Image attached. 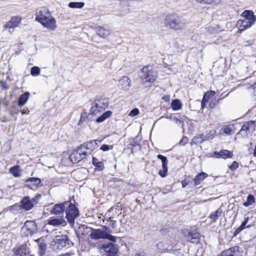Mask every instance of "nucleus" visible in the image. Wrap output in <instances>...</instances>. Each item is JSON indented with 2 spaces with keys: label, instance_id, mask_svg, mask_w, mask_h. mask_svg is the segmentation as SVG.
Listing matches in <instances>:
<instances>
[{
  "label": "nucleus",
  "instance_id": "f257e3e1",
  "mask_svg": "<svg viewBox=\"0 0 256 256\" xmlns=\"http://www.w3.org/2000/svg\"><path fill=\"white\" fill-rule=\"evenodd\" d=\"M35 16L36 20L40 23L44 28L52 31L56 28V20L52 16L48 8L43 7L37 9Z\"/></svg>",
  "mask_w": 256,
  "mask_h": 256
},
{
  "label": "nucleus",
  "instance_id": "f03ea898",
  "mask_svg": "<svg viewBox=\"0 0 256 256\" xmlns=\"http://www.w3.org/2000/svg\"><path fill=\"white\" fill-rule=\"evenodd\" d=\"M186 24L185 18L175 13L167 14L164 21V24L166 28L174 30H184Z\"/></svg>",
  "mask_w": 256,
  "mask_h": 256
},
{
  "label": "nucleus",
  "instance_id": "7ed1b4c3",
  "mask_svg": "<svg viewBox=\"0 0 256 256\" xmlns=\"http://www.w3.org/2000/svg\"><path fill=\"white\" fill-rule=\"evenodd\" d=\"M66 204L67 205L65 209L66 218L68 222L71 226L74 225L76 219L80 215L78 209L70 200L66 201Z\"/></svg>",
  "mask_w": 256,
  "mask_h": 256
},
{
  "label": "nucleus",
  "instance_id": "20e7f679",
  "mask_svg": "<svg viewBox=\"0 0 256 256\" xmlns=\"http://www.w3.org/2000/svg\"><path fill=\"white\" fill-rule=\"evenodd\" d=\"M40 198L41 195L40 194H36L32 199H30V198L28 196H24L20 202L21 208L26 211L30 210L35 204L38 203Z\"/></svg>",
  "mask_w": 256,
  "mask_h": 256
},
{
  "label": "nucleus",
  "instance_id": "39448f33",
  "mask_svg": "<svg viewBox=\"0 0 256 256\" xmlns=\"http://www.w3.org/2000/svg\"><path fill=\"white\" fill-rule=\"evenodd\" d=\"M100 251L103 256H116L118 250L114 244L108 242L102 244Z\"/></svg>",
  "mask_w": 256,
  "mask_h": 256
},
{
  "label": "nucleus",
  "instance_id": "423d86ee",
  "mask_svg": "<svg viewBox=\"0 0 256 256\" xmlns=\"http://www.w3.org/2000/svg\"><path fill=\"white\" fill-rule=\"evenodd\" d=\"M156 73L148 66L144 67L140 70L139 76L143 82H153L156 78Z\"/></svg>",
  "mask_w": 256,
  "mask_h": 256
},
{
  "label": "nucleus",
  "instance_id": "0eeeda50",
  "mask_svg": "<svg viewBox=\"0 0 256 256\" xmlns=\"http://www.w3.org/2000/svg\"><path fill=\"white\" fill-rule=\"evenodd\" d=\"M21 230L26 236L32 235L37 232L38 227L34 221L26 220Z\"/></svg>",
  "mask_w": 256,
  "mask_h": 256
},
{
  "label": "nucleus",
  "instance_id": "6e6552de",
  "mask_svg": "<svg viewBox=\"0 0 256 256\" xmlns=\"http://www.w3.org/2000/svg\"><path fill=\"white\" fill-rule=\"evenodd\" d=\"M86 155L87 152L82 150L78 146L70 155L69 158L72 163L76 164L84 158Z\"/></svg>",
  "mask_w": 256,
  "mask_h": 256
},
{
  "label": "nucleus",
  "instance_id": "1a4fd4ad",
  "mask_svg": "<svg viewBox=\"0 0 256 256\" xmlns=\"http://www.w3.org/2000/svg\"><path fill=\"white\" fill-rule=\"evenodd\" d=\"M42 186L41 180L38 178H30L27 179L24 182V186L31 190H36L38 188Z\"/></svg>",
  "mask_w": 256,
  "mask_h": 256
},
{
  "label": "nucleus",
  "instance_id": "9d476101",
  "mask_svg": "<svg viewBox=\"0 0 256 256\" xmlns=\"http://www.w3.org/2000/svg\"><path fill=\"white\" fill-rule=\"evenodd\" d=\"M100 142L101 140H92L80 144L79 146L82 150L86 151L88 153H91L94 150L98 147V143Z\"/></svg>",
  "mask_w": 256,
  "mask_h": 256
},
{
  "label": "nucleus",
  "instance_id": "9b49d317",
  "mask_svg": "<svg viewBox=\"0 0 256 256\" xmlns=\"http://www.w3.org/2000/svg\"><path fill=\"white\" fill-rule=\"evenodd\" d=\"M158 158L162 160V170H160L158 172V174L162 177L164 178L166 176V172H168V159L166 156L158 154L157 156Z\"/></svg>",
  "mask_w": 256,
  "mask_h": 256
},
{
  "label": "nucleus",
  "instance_id": "f8f14e48",
  "mask_svg": "<svg viewBox=\"0 0 256 256\" xmlns=\"http://www.w3.org/2000/svg\"><path fill=\"white\" fill-rule=\"evenodd\" d=\"M92 232L90 236L92 239L98 240L100 239H104L106 232L103 230L91 228Z\"/></svg>",
  "mask_w": 256,
  "mask_h": 256
},
{
  "label": "nucleus",
  "instance_id": "ddd939ff",
  "mask_svg": "<svg viewBox=\"0 0 256 256\" xmlns=\"http://www.w3.org/2000/svg\"><path fill=\"white\" fill-rule=\"evenodd\" d=\"M255 123L254 121L248 122L242 126L240 132L242 134V132H245L246 134H252L255 130Z\"/></svg>",
  "mask_w": 256,
  "mask_h": 256
},
{
  "label": "nucleus",
  "instance_id": "4468645a",
  "mask_svg": "<svg viewBox=\"0 0 256 256\" xmlns=\"http://www.w3.org/2000/svg\"><path fill=\"white\" fill-rule=\"evenodd\" d=\"M214 156L215 158H222L226 159L228 158H232L234 156L232 152L226 150H222L220 152L214 151Z\"/></svg>",
  "mask_w": 256,
  "mask_h": 256
},
{
  "label": "nucleus",
  "instance_id": "2eb2a0df",
  "mask_svg": "<svg viewBox=\"0 0 256 256\" xmlns=\"http://www.w3.org/2000/svg\"><path fill=\"white\" fill-rule=\"evenodd\" d=\"M66 201H65L64 202L55 204L52 210L51 214L56 215L62 214L67 206L66 204Z\"/></svg>",
  "mask_w": 256,
  "mask_h": 256
},
{
  "label": "nucleus",
  "instance_id": "dca6fc26",
  "mask_svg": "<svg viewBox=\"0 0 256 256\" xmlns=\"http://www.w3.org/2000/svg\"><path fill=\"white\" fill-rule=\"evenodd\" d=\"M239 249L238 246H232L224 250L222 253V256H240Z\"/></svg>",
  "mask_w": 256,
  "mask_h": 256
},
{
  "label": "nucleus",
  "instance_id": "f3484780",
  "mask_svg": "<svg viewBox=\"0 0 256 256\" xmlns=\"http://www.w3.org/2000/svg\"><path fill=\"white\" fill-rule=\"evenodd\" d=\"M36 241L38 244V254L39 256H44L47 250V244L44 240L38 238Z\"/></svg>",
  "mask_w": 256,
  "mask_h": 256
},
{
  "label": "nucleus",
  "instance_id": "a211bd4d",
  "mask_svg": "<svg viewBox=\"0 0 256 256\" xmlns=\"http://www.w3.org/2000/svg\"><path fill=\"white\" fill-rule=\"evenodd\" d=\"M48 224L57 226L60 225L64 226L66 224V222L62 216L59 218L50 217L48 220Z\"/></svg>",
  "mask_w": 256,
  "mask_h": 256
},
{
  "label": "nucleus",
  "instance_id": "6ab92c4d",
  "mask_svg": "<svg viewBox=\"0 0 256 256\" xmlns=\"http://www.w3.org/2000/svg\"><path fill=\"white\" fill-rule=\"evenodd\" d=\"M21 18L16 16L11 18V19L4 24L6 28H12L16 27L21 21Z\"/></svg>",
  "mask_w": 256,
  "mask_h": 256
},
{
  "label": "nucleus",
  "instance_id": "aec40b11",
  "mask_svg": "<svg viewBox=\"0 0 256 256\" xmlns=\"http://www.w3.org/2000/svg\"><path fill=\"white\" fill-rule=\"evenodd\" d=\"M186 237L188 240L194 244H198L200 241V234L198 232H188Z\"/></svg>",
  "mask_w": 256,
  "mask_h": 256
},
{
  "label": "nucleus",
  "instance_id": "412c9836",
  "mask_svg": "<svg viewBox=\"0 0 256 256\" xmlns=\"http://www.w3.org/2000/svg\"><path fill=\"white\" fill-rule=\"evenodd\" d=\"M130 80L127 76H123L119 80L118 86L125 90H129L130 86Z\"/></svg>",
  "mask_w": 256,
  "mask_h": 256
},
{
  "label": "nucleus",
  "instance_id": "4be33fe9",
  "mask_svg": "<svg viewBox=\"0 0 256 256\" xmlns=\"http://www.w3.org/2000/svg\"><path fill=\"white\" fill-rule=\"evenodd\" d=\"M254 23L251 22L249 20L244 19L240 20L237 22V26L238 27L240 30L243 31L246 29L250 28Z\"/></svg>",
  "mask_w": 256,
  "mask_h": 256
},
{
  "label": "nucleus",
  "instance_id": "5701e85b",
  "mask_svg": "<svg viewBox=\"0 0 256 256\" xmlns=\"http://www.w3.org/2000/svg\"><path fill=\"white\" fill-rule=\"evenodd\" d=\"M93 104L95 106L96 108H100V110H104L108 107V102L105 99H98L96 100L93 102Z\"/></svg>",
  "mask_w": 256,
  "mask_h": 256
},
{
  "label": "nucleus",
  "instance_id": "b1692460",
  "mask_svg": "<svg viewBox=\"0 0 256 256\" xmlns=\"http://www.w3.org/2000/svg\"><path fill=\"white\" fill-rule=\"evenodd\" d=\"M13 252L16 256H24L26 255L28 250L26 245H21L13 249Z\"/></svg>",
  "mask_w": 256,
  "mask_h": 256
},
{
  "label": "nucleus",
  "instance_id": "393cba45",
  "mask_svg": "<svg viewBox=\"0 0 256 256\" xmlns=\"http://www.w3.org/2000/svg\"><path fill=\"white\" fill-rule=\"evenodd\" d=\"M242 16H243L244 19L249 20L253 23L256 20V16L254 15V12L252 10H244L242 14Z\"/></svg>",
  "mask_w": 256,
  "mask_h": 256
},
{
  "label": "nucleus",
  "instance_id": "a878e982",
  "mask_svg": "<svg viewBox=\"0 0 256 256\" xmlns=\"http://www.w3.org/2000/svg\"><path fill=\"white\" fill-rule=\"evenodd\" d=\"M30 96V93L28 92L21 94L18 99V104L19 106H24L27 102Z\"/></svg>",
  "mask_w": 256,
  "mask_h": 256
},
{
  "label": "nucleus",
  "instance_id": "bb28decb",
  "mask_svg": "<svg viewBox=\"0 0 256 256\" xmlns=\"http://www.w3.org/2000/svg\"><path fill=\"white\" fill-rule=\"evenodd\" d=\"M208 176V174L204 172L198 174L194 178L195 185H198L200 184L202 181L205 178Z\"/></svg>",
  "mask_w": 256,
  "mask_h": 256
},
{
  "label": "nucleus",
  "instance_id": "cd10ccee",
  "mask_svg": "<svg viewBox=\"0 0 256 256\" xmlns=\"http://www.w3.org/2000/svg\"><path fill=\"white\" fill-rule=\"evenodd\" d=\"M222 210L221 208H218L215 212L212 213L210 216V218L212 222H215L220 217L222 214Z\"/></svg>",
  "mask_w": 256,
  "mask_h": 256
},
{
  "label": "nucleus",
  "instance_id": "c85d7f7f",
  "mask_svg": "<svg viewBox=\"0 0 256 256\" xmlns=\"http://www.w3.org/2000/svg\"><path fill=\"white\" fill-rule=\"evenodd\" d=\"M92 164L99 171H101L104 168V165L103 162H98V160L95 157L92 158Z\"/></svg>",
  "mask_w": 256,
  "mask_h": 256
},
{
  "label": "nucleus",
  "instance_id": "c756f323",
  "mask_svg": "<svg viewBox=\"0 0 256 256\" xmlns=\"http://www.w3.org/2000/svg\"><path fill=\"white\" fill-rule=\"evenodd\" d=\"M112 112L110 110H108L104 112L102 116L96 118V122L98 123L103 122L106 119L109 118L112 115Z\"/></svg>",
  "mask_w": 256,
  "mask_h": 256
},
{
  "label": "nucleus",
  "instance_id": "7c9ffc66",
  "mask_svg": "<svg viewBox=\"0 0 256 256\" xmlns=\"http://www.w3.org/2000/svg\"><path fill=\"white\" fill-rule=\"evenodd\" d=\"M182 104L178 99H175L171 102V107L174 110H178L181 108Z\"/></svg>",
  "mask_w": 256,
  "mask_h": 256
},
{
  "label": "nucleus",
  "instance_id": "2f4dec72",
  "mask_svg": "<svg viewBox=\"0 0 256 256\" xmlns=\"http://www.w3.org/2000/svg\"><path fill=\"white\" fill-rule=\"evenodd\" d=\"M204 140V134H202L194 136L192 140V143L194 144H197L198 143L202 142Z\"/></svg>",
  "mask_w": 256,
  "mask_h": 256
},
{
  "label": "nucleus",
  "instance_id": "473e14b6",
  "mask_svg": "<svg viewBox=\"0 0 256 256\" xmlns=\"http://www.w3.org/2000/svg\"><path fill=\"white\" fill-rule=\"evenodd\" d=\"M10 172L14 176L18 177L20 176V167L16 165L10 168Z\"/></svg>",
  "mask_w": 256,
  "mask_h": 256
},
{
  "label": "nucleus",
  "instance_id": "72a5a7b5",
  "mask_svg": "<svg viewBox=\"0 0 256 256\" xmlns=\"http://www.w3.org/2000/svg\"><path fill=\"white\" fill-rule=\"evenodd\" d=\"M254 202V196L253 195L250 194L247 196L246 201L244 202L243 205L246 207H248L250 205H252Z\"/></svg>",
  "mask_w": 256,
  "mask_h": 256
},
{
  "label": "nucleus",
  "instance_id": "f704fd0d",
  "mask_svg": "<svg viewBox=\"0 0 256 256\" xmlns=\"http://www.w3.org/2000/svg\"><path fill=\"white\" fill-rule=\"evenodd\" d=\"M96 33L100 37L102 38H105L109 34L108 31L102 27H98L97 28Z\"/></svg>",
  "mask_w": 256,
  "mask_h": 256
},
{
  "label": "nucleus",
  "instance_id": "c9c22d12",
  "mask_svg": "<svg viewBox=\"0 0 256 256\" xmlns=\"http://www.w3.org/2000/svg\"><path fill=\"white\" fill-rule=\"evenodd\" d=\"M198 2L206 4H218L220 0H196Z\"/></svg>",
  "mask_w": 256,
  "mask_h": 256
},
{
  "label": "nucleus",
  "instance_id": "e433bc0d",
  "mask_svg": "<svg viewBox=\"0 0 256 256\" xmlns=\"http://www.w3.org/2000/svg\"><path fill=\"white\" fill-rule=\"evenodd\" d=\"M233 126L230 124L224 126L221 129V131L226 134L231 135L232 134Z\"/></svg>",
  "mask_w": 256,
  "mask_h": 256
},
{
  "label": "nucleus",
  "instance_id": "4c0bfd02",
  "mask_svg": "<svg viewBox=\"0 0 256 256\" xmlns=\"http://www.w3.org/2000/svg\"><path fill=\"white\" fill-rule=\"evenodd\" d=\"M84 6V2H70L68 4V6L72 8H81Z\"/></svg>",
  "mask_w": 256,
  "mask_h": 256
},
{
  "label": "nucleus",
  "instance_id": "58836bf2",
  "mask_svg": "<svg viewBox=\"0 0 256 256\" xmlns=\"http://www.w3.org/2000/svg\"><path fill=\"white\" fill-rule=\"evenodd\" d=\"M102 110H100V108H96L95 106H94L92 104V106L90 110L89 115L96 116L98 115V114L100 112H102Z\"/></svg>",
  "mask_w": 256,
  "mask_h": 256
},
{
  "label": "nucleus",
  "instance_id": "ea45409f",
  "mask_svg": "<svg viewBox=\"0 0 256 256\" xmlns=\"http://www.w3.org/2000/svg\"><path fill=\"white\" fill-rule=\"evenodd\" d=\"M40 69L39 67L36 66H32L30 70V74L32 76H37L40 74Z\"/></svg>",
  "mask_w": 256,
  "mask_h": 256
},
{
  "label": "nucleus",
  "instance_id": "a19ab883",
  "mask_svg": "<svg viewBox=\"0 0 256 256\" xmlns=\"http://www.w3.org/2000/svg\"><path fill=\"white\" fill-rule=\"evenodd\" d=\"M216 92L213 90H209L204 94V100L206 99L207 100H209V99L212 96L215 94Z\"/></svg>",
  "mask_w": 256,
  "mask_h": 256
},
{
  "label": "nucleus",
  "instance_id": "79ce46f5",
  "mask_svg": "<svg viewBox=\"0 0 256 256\" xmlns=\"http://www.w3.org/2000/svg\"><path fill=\"white\" fill-rule=\"evenodd\" d=\"M112 148V146H108V145L106 144H102L100 148V150L104 152L108 151L110 150H111Z\"/></svg>",
  "mask_w": 256,
  "mask_h": 256
},
{
  "label": "nucleus",
  "instance_id": "37998d69",
  "mask_svg": "<svg viewBox=\"0 0 256 256\" xmlns=\"http://www.w3.org/2000/svg\"><path fill=\"white\" fill-rule=\"evenodd\" d=\"M238 168V163L236 161L233 162L232 164L229 166V168L230 170L234 171Z\"/></svg>",
  "mask_w": 256,
  "mask_h": 256
},
{
  "label": "nucleus",
  "instance_id": "c03bdc74",
  "mask_svg": "<svg viewBox=\"0 0 256 256\" xmlns=\"http://www.w3.org/2000/svg\"><path fill=\"white\" fill-rule=\"evenodd\" d=\"M104 238L108 239L109 240L112 242H115L116 241V236H113L110 234H108L106 232V237H104Z\"/></svg>",
  "mask_w": 256,
  "mask_h": 256
},
{
  "label": "nucleus",
  "instance_id": "a18cd8bd",
  "mask_svg": "<svg viewBox=\"0 0 256 256\" xmlns=\"http://www.w3.org/2000/svg\"><path fill=\"white\" fill-rule=\"evenodd\" d=\"M139 113V110L137 108H133L130 112L129 116H135Z\"/></svg>",
  "mask_w": 256,
  "mask_h": 256
},
{
  "label": "nucleus",
  "instance_id": "49530a36",
  "mask_svg": "<svg viewBox=\"0 0 256 256\" xmlns=\"http://www.w3.org/2000/svg\"><path fill=\"white\" fill-rule=\"evenodd\" d=\"M188 142V139L186 136H183L182 140L179 142V144L184 146Z\"/></svg>",
  "mask_w": 256,
  "mask_h": 256
},
{
  "label": "nucleus",
  "instance_id": "de8ad7c7",
  "mask_svg": "<svg viewBox=\"0 0 256 256\" xmlns=\"http://www.w3.org/2000/svg\"><path fill=\"white\" fill-rule=\"evenodd\" d=\"M0 85L2 88L5 90H7L8 88V86H7V83L4 80H1L0 82Z\"/></svg>",
  "mask_w": 256,
  "mask_h": 256
},
{
  "label": "nucleus",
  "instance_id": "09e8293b",
  "mask_svg": "<svg viewBox=\"0 0 256 256\" xmlns=\"http://www.w3.org/2000/svg\"><path fill=\"white\" fill-rule=\"evenodd\" d=\"M248 220V217L245 218L244 220L242 222V224H240V226H242L244 229L246 228V226L247 224Z\"/></svg>",
  "mask_w": 256,
  "mask_h": 256
},
{
  "label": "nucleus",
  "instance_id": "8fccbe9b",
  "mask_svg": "<svg viewBox=\"0 0 256 256\" xmlns=\"http://www.w3.org/2000/svg\"><path fill=\"white\" fill-rule=\"evenodd\" d=\"M188 182L189 183L188 185L190 186V187H194L196 186L195 185L194 178L188 179Z\"/></svg>",
  "mask_w": 256,
  "mask_h": 256
},
{
  "label": "nucleus",
  "instance_id": "3c124183",
  "mask_svg": "<svg viewBox=\"0 0 256 256\" xmlns=\"http://www.w3.org/2000/svg\"><path fill=\"white\" fill-rule=\"evenodd\" d=\"M20 110L16 109L14 107L10 110V112L12 115L17 114H18Z\"/></svg>",
  "mask_w": 256,
  "mask_h": 256
},
{
  "label": "nucleus",
  "instance_id": "603ef678",
  "mask_svg": "<svg viewBox=\"0 0 256 256\" xmlns=\"http://www.w3.org/2000/svg\"><path fill=\"white\" fill-rule=\"evenodd\" d=\"M86 113L82 114V115H81V117L80 118V121H79V124L84 122L85 120H86Z\"/></svg>",
  "mask_w": 256,
  "mask_h": 256
},
{
  "label": "nucleus",
  "instance_id": "864d4df0",
  "mask_svg": "<svg viewBox=\"0 0 256 256\" xmlns=\"http://www.w3.org/2000/svg\"><path fill=\"white\" fill-rule=\"evenodd\" d=\"M188 179L186 178L182 182V188H185L186 186L188 185Z\"/></svg>",
  "mask_w": 256,
  "mask_h": 256
},
{
  "label": "nucleus",
  "instance_id": "5fc2aeb1",
  "mask_svg": "<svg viewBox=\"0 0 256 256\" xmlns=\"http://www.w3.org/2000/svg\"><path fill=\"white\" fill-rule=\"evenodd\" d=\"M208 100L206 99L204 100V97L203 96L202 100L201 102V107L202 108H204L206 106V104L208 102Z\"/></svg>",
  "mask_w": 256,
  "mask_h": 256
},
{
  "label": "nucleus",
  "instance_id": "6e6d98bb",
  "mask_svg": "<svg viewBox=\"0 0 256 256\" xmlns=\"http://www.w3.org/2000/svg\"><path fill=\"white\" fill-rule=\"evenodd\" d=\"M252 93L254 94V96L256 98V82H255L252 86Z\"/></svg>",
  "mask_w": 256,
  "mask_h": 256
},
{
  "label": "nucleus",
  "instance_id": "4d7b16f0",
  "mask_svg": "<svg viewBox=\"0 0 256 256\" xmlns=\"http://www.w3.org/2000/svg\"><path fill=\"white\" fill-rule=\"evenodd\" d=\"M135 256H148V254L144 252L136 253Z\"/></svg>",
  "mask_w": 256,
  "mask_h": 256
},
{
  "label": "nucleus",
  "instance_id": "13d9d810",
  "mask_svg": "<svg viewBox=\"0 0 256 256\" xmlns=\"http://www.w3.org/2000/svg\"><path fill=\"white\" fill-rule=\"evenodd\" d=\"M109 220L110 222H112V227L114 228L116 226V221L115 220H113V218H109Z\"/></svg>",
  "mask_w": 256,
  "mask_h": 256
},
{
  "label": "nucleus",
  "instance_id": "bf43d9fd",
  "mask_svg": "<svg viewBox=\"0 0 256 256\" xmlns=\"http://www.w3.org/2000/svg\"><path fill=\"white\" fill-rule=\"evenodd\" d=\"M2 104H3L6 106H8V100H6V98H2Z\"/></svg>",
  "mask_w": 256,
  "mask_h": 256
},
{
  "label": "nucleus",
  "instance_id": "052dcab7",
  "mask_svg": "<svg viewBox=\"0 0 256 256\" xmlns=\"http://www.w3.org/2000/svg\"><path fill=\"white\" fill-rule=\"evenodd\" d=\"M240 232L237 228L236 230L234 233V236H236L237 234H238Z\"/></svg>",
  "mask_w": 256,
  "mask_h": 256
},
{
  "label": "nucleus",
  "instance_id": "680f3d73",
  "mask_svg": "<svg viewBox=\"0 0 256 256\" xmlns=\"http://www.w3.org/2000/svg\"><path fill=\"white\" fill-rule=\"evenodd\" d=\"M240 232L237 228L236 230L234 233V236H236L237 234H238Z\"/></svg>",
  "mask_w": 256,
  "mask_h": 256
},
{
  "label": "nucleus",
  "instance_id": "e2e57ef3",
  "mask_svg": "<svg viewBox=\"0 0 256 256\" xmlns=\"http://www.w3.org/2000/svg\"><path fill=\"white\" fill-rule=\"evenodd\" d=\"M30 110H22V114H29Z\"/></svg>",
  "mask_w": 256,
  "mask_h": 256
},
{
  "label": "nucleus",
  "instance_id": "0e129e2a",
  "mask_svg": "<svg viewBox=\"0 0 256 256\" xmlns=\"http://www.w3.org/2000/svg\"><path fill=\"white\" fill-rule=\"evenodd\" d=\"M62 242H64V246H66V243L68 242L67 238L66 240L62 239Z\"/></svg>",
  "mask_w": 256,
  "mask_h": 256
},
{
  "label": "nucleus",
  "instance_id": "69168bd1",
  "mask_svg": "<svg viewBox=\"0 0 256 256\" xmlns=\"http://www.w3.org/2000/svg\"><path fill=\"white\" fill-rule=\"evenodd\" d=\"M237 229L239 231H240V232H241L243 230H244V228L242 226H240Z\"/></svg>",
  "mask_w": 256,
  "mask_h": 256
},
{
  "label": "nucleus",
  "instance_id": "338daca9",
  "mask_svg": "<svg viewBox=\"0 0 256 256\" xmlns=\"http://www.w3.org/2000/svg\"><path fill=\"white\" fill-rule=\"evenodd\" d=\"M170 118L173 120H176V122H178L179 121V120H178L177 118H176V117H174V118H172V116H170Z\"/></svg>",
  "mask_w": 256,
  "mask_h": 256
},
{
  "label": "nucleus",
  "instance_id": "774afa93",
  "mask_svg": "<svg viewBox=\"0 0 256 256\" xmlns=\"http://www.w3.org/2000/svg\"><path fill=\"white\" fill-rule=\"evenodd\" d=\"M210 108H212L214 106V104H212L210 102Z\"/></svg>",
  "mask_w": 256,
  "mask_h": 256
}]
</instances>
